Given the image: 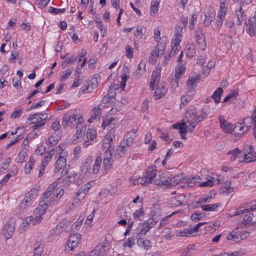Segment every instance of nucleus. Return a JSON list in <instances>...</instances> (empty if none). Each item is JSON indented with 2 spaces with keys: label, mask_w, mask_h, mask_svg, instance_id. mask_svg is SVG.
I'll return each instance as SVG.
<instances>
[{
  "label": "nucleus",
  "mask_w": 256,
  "mask_h": 256,
  "mask_svg": "<svg viewBox=\"0 0 256 256\" xmlns=\"http://www.w3.org/2000/svg\"><path fill=\"white\" fill-rule=\"evenodd\" d=\"M34 160L32 157L30 158L29 161L26 164L25 166V173L28 174L32 168Z\"/></svg>",
  "instance_id": "nucleus-57"
},
{
  "label": "nucleus",
  "mask_w": 256,
  "mask_h": 256,
  "mask_svg": "<svg viewBox=\"0 0 256 256\" xmlns=\"http://www.w3.org/2000/svg\"><path fill=\"white\" fill-rule=\"evenodd\" d=\"M100 81V78L98 76H94L91 80L88 82V84L85 85L82 89L83 93L91 92L96 88Z\"/></svg>",
  "instance_id": "nucleus-14"
},
{
  "label": "nucleus",
  "mask_w": 256,
  "mask_h": 256,
  "mask_svg": "<svg viewBox=\"0 0 256 256\" xmlns=\"http://www.w3.org/2000/svg\"><path fill=\"white\" fill-rule=\"evenodd\" d=\"M240 151L238 148L233 150H230L227 152V154L230 156V160L231 161H234L240 154Z\"/></svg>",
  "instance_id": "nucleus-45"
},
{
  "label": "nucleus",
  "mask_w": 256,
  "mask_h": 256,
  "mask_svg": "<svg viewBox=\"0 0 256 256\" xmlns=\"http://www.w3.org/2000/svg\"><path fill=\"white\" fill-rule=\"evenodd\" d=\"M223 93V90L222 88H218L212 95L211 98L214 99V102L217 104L220 102V96Z\"/></svg>",
  "instance_id": "nucleus-41"
},
{
  "label": "nucleus",
  "mask_w": 256,
  "mask_h": 256,
  "mask_svg": "<svg viewBox=\"0 0 256 256\" xmlns=\"http://www.w3.org/2000/svg\"><path fill=\"white\" fill-rule=\"evenodd\" d=\"M115 135V130L111 128L106 136L103 140L102 146L106 150L105 152H113L114 146L110 144Z\"/></svg>",
  "instance_id": "nucleus-10"
},
{
  "label": "nucleus",
  "mask_w": 256,
  "mask_h": 256,
  "mask_svg": "<svg viewBox=\"0 0 256 256\" xmlns=\"http://www.w3.org/2000/svg\"><path fill=\"white\" fill-rule=\"evenodd\" d=\"M194 232L192 230V227L190 226L184 230L179 232L178 236L182 237L190 236L194 235Z\"/></svg>",
  "instance_id": "nucleus-44"
},
{
  "label": "nucleus",
  "mask_w": 256,
  "mask_h": 256,
  "mask_svg": "<svg viewBox=\"0 0 256 256\" xmlns=\"http://www.w3.org/2000/svg\"><path fill=\"white\" fill-rule=\"evenodd\" d=\"M70 118V128H74L78 124L84 122V120L82 114L80 110H76L72 114H69Z\"/></svg>",
  "instance_id": "nucleus-13"
},
{
  "label": "nucleus",
  "mask_w": 256,
  "mask_h": 256,
  "mask_svg": "<svg viewBox=\"0 0 256 256\" xmlns=\"http://www.w3.org/2000/svg\"><path fill=\"white\" fill-rule=\"evenodd\" d=\"M218 204H203L200 205V206L204 211L206 212H213L216 211L217 208L218 207Z\"/></svg>",
  "instance_id": "nucleus-36"
},
{
  "label": "nucleus",
  "mask_w": 256,
  "mask_h": 256,
  "mask_svg": "<svg viewBox=\"0 0 256 256\" xmlns=\"http://www.w3.org/2000/svg\"><path fill=\"white\" fill-rule=\"evenodd\" d=\"M162 236L167 240H170L171 238V232L169 228H164L162 232Z\"/></svg>",
  "instance_id": "nucleus-63"
},
{
  "label": "nucleus",
  "mask_w": 256,
  "mask_h": 256,
  "mask_svg": "<svg viewBox=\"0 0 256 256\" xmlns=\"http://www.w3.org/2000/svg\"><path fill=\"white\" fill-rule=\"evenodd\" d=\"M72 72L70 70L67 69L64 72L60 78V81H64L66 80L71 75Z\"/></svg>",
  "instance_id": "nucleus-61"
},
{
  "label": "nucleus",
  "mask_w": 256,
  "mask_h": 256,
  "mask_svg": "<svg viewBox=\"0 0 256 256\" xmlns=\"http://www.w3.org/2000/svg\"><path fill=\"white\" fill-rule=\"evenodd\" d=\"M192 97L190 96H184L181 98V102L180 104V108H184L186 106L188 102L192 100Z\"/></svg>",
  "instance_id": "nucleus-53"
},
{
  "label": "nucleus",
  "mask_w": 256,
  "mask_h": 256,
  "mask_svg": "<svg viewBox=\"0 0 256 256\" xmlns=\"http://www.w3.org/2000/svg\"><path fill=\"white\" fill-rule=\"evenodd\" d=\"M186 124H190V128L188 130L190 132L194 130L195 127L198 124L197 118L195 116L194 107L188 108L182 122L172 124V128L174 129H179L182 126L186 125Z\"/></svg>",
  "instance_id": "nucleus-4"
},
{
  "label": "nucleus",
  "mask_w": 256,
  "mask_h": 256,
  "mask_svg": "<svg viewBox=\"0 0 256 256\" xmlns=\"http://www.w3.org/2000/svg\"><path fill=\"white\" fill-rule=\"evenodd\" d=\"M118 120L117 118H104L102 121V128H103V129H104L105 128L110 125L113 121H116Z\"/></svg>",
  "instance_id": "nucleus-60"
},
{
  "label": "nucleus",
  "mask_w": 256,
  "mask_h": 256,
  "mask_svg": "<svg viewBox=\"0 0 256 256\" xmlns=\"http://www.w3.org/2000/svg\"><path fill=\"white\" fill-rule=\"evenodd\" d=\"M102 109L99 106L94 107L92 111V116L88 120L90 122H92L94 120L99 119L101 116Z\"/></svg>",
  "instance_id": "nucleus-27"
},
{
  "label": "nucleus",
  "mask_w": 256,
  "mask_h": 256,
  "mask_svg": "<svg viewBox=\"0 0 256 256\" xmlns=\"http://www.w3.org/2000/svg\"><path fill=\"white\" fill-rule=\"evenodd\" d=\"M200 180V178L198 176H194L193 177L186 178L184 176V182L188 184V186L192 187L194 185L196 182H199Z\"/></svg>",
  "instance_id": "nucleus-31"
},
{
  "label": "nucleus",
  "mask_w": 256,
  "mask_h": 256,
  "mask_svg": "<svg viewBox=\"0 0 256 256\" xmlns=\"http://www.w3.org/2000/svg\"><path fill=\"white\" fill-rule=\"evenodd\" d=\"M167 92V88L164 85H158L154 92V98L155 100H158L164 96Z\"/></svg>",
  "instance_id": "nucleus-21"
},
{
  "label": "nucleus",
  "mask_w": 256,
  "mask_h": 256,
  "mask_svg": "<svg viewBox=\"0 0 256 256\" xmlns=\"http://www.w3.org/2000/svg\"><path fill=\"white\" fill-rule=\"evenodd\" d=\"M243 159L246 162H250L256 160V153L253 152L252 146H248V148L246 150Z\"/></svg>",
  "instance_id": "nucleus-16"
},
{
  "label": "nucleus",
  "mask_w": 256,
  "mask_h": 256,
  "mask_svg": "<svg viewBox=\"0 0 256 256\" xmlns=\"http://www.w3.org/2000/svg\"><path fill=\"white\" fill-rule=\"evenodd\" d=\"M235 16L236 18V23L237 24L240 25L244 22L246 25V30L248 33L251 36L256 34V12L254 16L249 20L248 23L246 22V20L247 16L244 14V11L242 6H240L238 9L236 10Z\"/></svg>",
  "instance_id": "nucleus-3"
},
{
  "label": "nucleus",
  "mask_w": 256,
  "mask_h": 256,
  "mask_svg": "<svg viewBox=\"0 0 256 256\" xmlns=\"http://www.w3.org/2000/svg\"><path fill=\"white\" fill-rule=\"evenodd\" d=\"M186 196L184 195H178L172 198L170 202L171 207L178 206L182 205L184 202Z\"/></svg>",
  "instance_id": "nucleus-22"
},
{
  "label": "nucleus",
  "mask_w": 256,
  "mask_h": 256,
  "mask_svg": "<svg viewBox=\"0 0 256 256\" xmlns=\"http://www.w3.org/2000/svg\"><path fill=\"white\" fill-rule=\"evenodd\" d=\"M66 162V158L64 156H60L56 162L54 172H58L63 166H65Z\"/></svg>",
  "instance_id": "nucleus-32"
},
{
  "label": "nucleus",
  "mask_w": 256,
  "mask_h": 256,
  "mask_svg": "<svg viewBox=\"0 0 256 256\" xmlns=\"http://www.w3.org/2000/svg\"><path fill=\"white\" fill-rule=\"evenodd\" d=\"M219 183V180L216 178L209 176V178L207 180V181L202 182L200 184V186L204 187V186H208L212 187L214 184H218Z\"/></svg>",
  "instance_id": "nucleus-30"
},
{
  "label": "nucleus",
  "mask_w": 256,
  "mask_h": 256,
  "mask_svg": "<svg viewBox=\"0 0 256 256\" xmlns=\"http://www.w3.org/2000/svg\"><path fill=\"white\" fill-rule=\"evenodd\" d=\"M218 121L220 128L225 133L232 134L234 131V124L226 120L223 115L218 116Z\"/></svg>",
  "instance_id": "nucleus-12"
},
{
  "label": "nucleus",
  "mask_w": 256,
  "mask_h": 256,
  "mask_svg": "<svg viewBox=\"0 0 256 256\" xmlns=\"http://www.w3.org/2000/svg\"><path fill=\"white\" fill-rule=\"evenodd\" d=\"M234 131L237 132L240 136L244 135L249 130L250 126H245L242 123H236L234 125Z\"/></svg>",
  "instance_id": "nucleus-23"
},
{
  "label": "nucleus",
  "mask_w": 256,
  "mask_h": 256,
  "mask_svg": "<svg viewBox=\"0 0 256 256\" xmlns=\"http://www.w3.org/2000/svg\"><path fill=\"white\" fill-rule=\"evenodd\" d=\"M166 178L164 175H156V168L155 166H152L148 168L146 174L142 176L139 182L142 185L147 183H152L156 185H164Z\"/></svg>",
  "instance_id": "nucleus-2"
},
{
  "label": "nucleus",
  "mask_w": 256,
  "mask_h": 256,
  "mask_svg": "<svg viewBox=\"0 0 256 256\" xmlns=\"http://www.w3.org/2000/svg\"><path fill=\"white\" fill-rule=\"evenodd\" d=\"M70 119L69 113L64 114L62 119V126L64 128H66L68 126L70 128L71 122Z\"/></svg>",
  "instance_id": "nucleus-42"
},
{
  "label": "nucleus",
  "mask_w": 256,
  "mask_h": 256,
  "mask_svg": "<svg viewBox=\"0 0 256 256\" xmlns=\"http://www.w3.org/2000/svg\"><path fill=\"white\" fill-rule=\"evenodd\" d=\"M182 28L181 26H180L178 24H176L175 26L174 42H181L182 36Z\"/></svg>",
  "instance_id": "nucleus-35"
},
{
  "label": "nucleus",
  "mask_w": 256,
  "mask_h": 256,
  "mask_svg": "<svg viewBox=\"0 0 256 256\" xmlns=\"http://www.w3.org/2000/svg\"><path fill=\"white\" fill-rule=\"evenodd\" d=\"M47 118L46 114L39 112L29 116L27 120L30 122V124H34L32 126V128L35 130L45 124Z\"/></svg>",
  "instance_id": "nucleus-5"
},
{
  "label": "nucleus",
  "mask_w": 256,
  "mask_h": 256,
  "mask_svg": "<svg viewBox=\"0 0 256 256\" xmlns=\"http://www.w3.org/2000/svg\"><path fill=\"white\" fill-rule=\"evenodd\" d=\"M82 200L80 199L79 198L76 196L72 200H70L66 205V212H70V210H72L76 208L82 202Z\"/></svg>",
  "instance_id": "nucleus-28"
},
{
  "label": "nucleus",
  "mask_w": 256,
  "mask_h": 256,
  "mask_svg": "<svg viewBox=\"0 0 256 256\" xmlns=\"http://www.w3.org/2000/svg\"><path fill=\"white\" fill-rule=\"evenodd\" d=\"M52 128L55 132H60V121L56 120L52 124Z\"/></svg>",
  "instance_id": "nucleus-62"
},
{
  "label": "nucleus",
  "mask_w": 256,
  "mask_h": 256,
  "mask_svg": "<svg viewBox=\"0 0 256 256\" xmlns=\"http://www.w3.org/2000/svg\"><path fill=\"white\" fill-rule=\"evenodd\" d=\"M228 8L226 4L220 3V10L218 13L217 19L216 22L214 30H219L222 26V22L224 19L225 15L226 14Z\"/></svg>",
  "instance_id": "nucleus-8"
},
{
  "label": "nucleus",
  "mask_w": 256,
  "mask_h": 256,
  "mask_svg": "<svg viewBox=\"0 0 256 256\" xmlns=\"http://www.w3.org/2000/svg\"><path fill=\"white\" fill-rule=\"evenodd\" d=\"M81 235L79 234H74L70 236L68 242L65 250L66 251L73 250L75 248L78 246L80 242Z\"/></svg>",
  "instance_id": "nucleus-9"
},
{
  "label": "nucleus",
  "mask_w": 256,
  "mask_h": 256,
  "mask_svg": "<svg viewBox=\"0 0 256 256\" xmlns=\"http://www.w3.org/2000/svg\"><path fill=\"white\" fill-rule=\"evenodd\" d=\"M186 67L183 64L179 66L176 70L175 76L176 78H180L184 74L185 72Z\"/></svg>",
  "instance_id": "nucleus-50"
},
{
  "label": "nucleus",
  "mask_w": 256,
  "mask_h": 256,
  "mask_svg": "<svg viewBox=\"0 0 256 256\" xmlns=\"http://www.w3.org/2000/svg\"><path fill=\"white\" fill-rule=\"evenodd\" d=\"M78 58V56L74 55L72 56L70 58H66L64 61L62 62V66L64 67H66L69 64H72Z\"/></svg>",
  "instance_id": "nucleus-49"
},
{
  "label": "nucleus",
  "mask_w": 256,
  "mask_h": 256,
  "mask_svg": "<svg viewBox=\"0 0 256 256\" xmlns=\"http://www.w3.org/2000/svg\"><path fill=\"white\" fill-rule=\"evenodd\" d=\"M38 192V190L33 188L26 194L22 201L18 206L20 211L26 208L30 204L32 200L37 196Z\"/></svg>",
  "instance_id": "nucleus-7"
},
{
  "label": "nucleus",
  "mask_w": 256,
  "mask_h": 256,
  "mask_svg": "<svg viewBox=\"0 0 256 256\" xmlns=\"http://www.w3.org/2000/svg\"><path fill=\"white\" fill-rule=\"evenodd\" d=\"M108 250V245L98 244L92 250L96 256H106Z\"/></svg>",
  "instance_id": "nucleus-18"
},
{
  "label": "nucleus",
  "mask_w": 256,
  "mask_h": 256,
  "mask_svg": "<svg viewBox=\"0 0 256 256\" xmlns=\"http://www.w3.org/2000/svg\"><path fill=\"white\" fill-rule=\"evenodd\" d=\"M4 234L6 240L10 238L15 230V222L14 219H10L4 226Z\"/></svg>",
  "instance_id": "nucleus-11"
},
{
  "label": "nucleus",
  "mask_w": 256,
  "mask_h": 256,
  "mask_svg": "<svg viewBox=\"0 0 256 256\" xmlns=\"http://www.w3.org/2000/svg\"><path fill=\"white\" fill-rule=\"evenodd\" d=\"M64 194V188H57L56 190V194L52 196L53 201H58L62 196Z\"/></svg>",
  "instance_id": "nucleus-58"
},
{
  "label": "nucleus",
  "mask_w": 256,
  "mask_h": 256,
  "mask_svg": "<svg viewBox=\"0 0 256 256\" xmlns=\"http://www.w3.org/2000/svg\"><path fill=\"white\" fill-rule=\"evenodd\" d=\"M74 128L77 130L76 132L80 134V135H84L86 130V126L84 122H82L80 124H78Z\"/></svg>",
  "instance_id": "nucleus-54"
},
{
  "label": "nucleus",
  "mask_w": 256,
  "mask_h": 256,
  "mask_svg": "<svg viewBox=\"0 0 256 256\" xmlns=\"http://www.w3.org/2000/svg\"><path fill=\"white\" fill-rule=\"evenodd\" d=\"M238 227L227 234L226 240L232 242H238L240 240L238 230Z\"/></svg>",
  "instance_id": "nucleus-29"
},
{
  "label": "nucleus",
  "mask_w": 256,
  "mask_h": 256,
  "mask_svg": "<svg viewBox=\"0 0 256 256\" xmlns=\"http://www.w3.org/2000/svg\"><path fill=\"white\" fill-rule=\"evenodd\" d=\"M86 136L88 140L94 141L96 138V132L94 129L88 128L86 133Z\"/></svg>",
  "instance_id": "nucleus-51"
},
{
  "label": "nucleus",
  "mask_w": 256,
  "mask_h": 256,
  "mask_svg": "<svg viewBox=\"0 0 256 256\" xmlns=\"http://www.w3.org/2000/svg\"><path fill=\"white\" fill-rule=\"evenodd\" d=\"M238 95V92L236 90H231L228 94L225 97L223 100V102H230L235 99Z\"/></svg>",
  "instance_id": "nucleus-46"
},
{
  "label": "nucleus",
  "mask_w": 256,
  "mask_h": 256,
  "mask_svg": "<svg viewBox=\"0 0 256 256\" xmlns=\"http://www.w3.org/2000/svg\"><path fill=\"white\" fill-rule=\"evenodd\" d=\"M157 221L154 218H150L142 223L140 224L135 230L136 234L144 235L149 230L154 227Z\"/></svg>",
  "instance_id": "nucleus-6"
},
{
  "label": "nucleus",
  "mask_w": 256,
  "mask_h": 256,
  "mask_svg": "<svg viewBox=\"0 0 256 256\" xmlns=\"http://www.w3.org/2000/svg\"><path fill=\"white\" fill-rule=\"evenodd\" d=\"M199 76H196L193 78H190L186 82V84L188 89L192 90L198 82Z\"/></svg>",
  "instance_id": "nucleus-37"
},
{
  "label": "nucleus",
  "mask_w": 256,
  "mask_h": 256,
  "mask_svg": "<svg viewBox=\"0 0 256 256\" xmlns=\"http://www.w3.org/2000/svg\"><path fill=\"white\" fill-rule=\"evenodd\" d=\"M28 156L27 152L25 150H22L18 153L17 157L18 162L22 163L26 160V157Z\"/></svg>",
  "instance_id": "nucleus-56"
},
{
  "label": "nucleus",
  "mask_w": 256,
  "mask_h": 256,
  "mask_svg": "<svg viewBox=\"0 0 256 256\" xmlns=\"http://www.w3.org/2000/svg\"><path fill=\"white\" fill-rule=\"evenodd\" d=\"M137 244L140 247L142 248L144 250H148L151 247V242L150 240L144 238H138L137 240Z\"/></svg>",
  "instance_id": "nucleus-34"
},
{
  "label": "nucleus",
  "mask_w": 256,
  "mask_h": 256,
  "mask_svg": "<svg viewBox=\"0 0 256 256\" xmlns=\"http://www.w3.org/2000/svg\"><path fill=\"white\" fill-rule=\"evenodd\" d=\"M48 202L49 201L46 200V202L42 204L40 202L38 206L34 210L33 216H30L24 219L20 224L21 230L24 231L28 228L30 224L34 226L40 222L42 218V216L44 214L46 210L48 208L46 203Z\"/></svg>",
  "instance_id": "nucleus-1"
},
{
  "label": "nucleus",
  "mask_w": 256,
  "mask_h": 256,
  "mask_svg": "<svg viewBox=\"0 0 256 256\" xmlns=\"http://www.w3.org/2000/svg\"><path fill=\"white\" fill-rule=\"evenodd\" d=\"M184 174H180L173 177L167 178L166 181L165 182V186H172L180 182H184Z\"/></svg>",
  "instance_id": "nucleus-15"
},
{
  "label": "nucleus",
  "mask_w": 256,
  "mask_h": 256,
  "mask_svg": "<svg viewBox=\"0 0 256 256\" xmlns=\"http://www.w3.org/2000/svg\"><path fill=\"white\" fill-rule=\"evenodd\" d=\"M42 244L40 242H36L34 245V256L42 255Z\"/></svg>",
  "instance_id": "nucleus-47"
},
{
  "label": "nucleus",
  "mask_w": 256,
  "mask_h": 256,
  "mask_svg": "<svg viewBox=\"0 0 256 256\" xmlns=\"http://www.w3.org/2000/svg\"><path fill=\"white\" fill-rule=\"evenodd\" d=\"M145 71V64L141 62L138 66V70L133 73V76L136 79L139 78Z\"/></svg>",
  "instance_id": "nucleus-33"
},
{
  "label": "nucleus",
  "mask_w": 256,
  "mask_h": 256,
  "mask_svg": "<svg viewBox=\"0 0 256 256\" xmlns=\"http://www.w3.org/2000/svg\"><path fill=\"white\" fill-rule=\"evenodd\" d=\"M92 162V160L91 157L88 158L86 159L85 162L82 164V166L81 170L84 173V176H88L91 173V164Z\"/></svg>",
  "instance_id": "nucleus-20"
},
{
  "label": "nucleus",
  "mask_w": 256,
  "mask_h": 256,
  "mask_svg": "<svg viewBox=\"0 0 256 256\" xmlns=\"http://www.w3.org/2000/svg\"><path fill=\"white\" fill-rule=\"evenodd\" d=\"M179 44L180 42H174V46L172 47V50L168 54V58L174 56L176 54L177 52L179 51Z\"/></svg>",
  "instance_id": "nucleus-55"
},
{
  "label": "nucleus",
  "mask_w": 256,
  "mask_h": 256,
  "mask_svg": "<svg viewBox=\"0 0 256 256\" xmlns=\"http://www.w3.org/2000/svg\"><path fill=\"white\" fill-rule=\"evenodd\" d=\"M135 243V240L131 237L125 240L124 242V246L131 248Z\"/></svg>",
  "instance_id": "nucleus-64"
},
{
  "label": "nucleus",
  "mask_w": 256,
  "mask_h": 256,
  "mask_svg": "<svg viewBox=\"0 0 256 256\" xmlns=\"http://www.w3.org/2000/svg\"><path fill=\"white\" fill-rule=\"evenodd\" d=\"M189 128H190V124H186V125L182 126L180 128L178 133L180 134L181 138L185 140V137L186 132L189 131Z\"/></svg>",
  "instance_id": "nucleus-48"
},
{
  "label": "nucleus",
  "mask_w": 256,
  "mask_h": 256,
  "mask_svg": "<svg viewBox=\"0 0 256 256\" xmlns=\"http://www.w3.org/2000/svg\"><path fill=\"white\" fill-rule=\"evenodd\" d=\"M215 14L214 12H212L208 15H205V18L204 20V24L206 26H208L210 25L211 22L213 20L214 18Z\"/></svg>",
  "instance_id": "nucleus-52"
},
{
  "label": "nucleus",
  "mask_w": 256,
  "mask_h": 256,
  "mask_svg": "<svg viewBox=\"0 0 256 256\" xmlns=\"http://www.w3.org/2000/svg\"><path fill=\"white\" fill-rule=\"evenodd\" d=\"M91 187L92 185L90 182H88L83 185L76 192V196L79 198L80 199L83 200Z\"/></svg>",
  "instance_id": "nucleus-19"
},
{
  "label": "nucleus",
  "mask_w": 256,
  "mask_h": 256,
  "mask_svg": "<svg viewBox=\"0 0 256 256\" xmlns=\"http://www.w3.org/2000/svg\"><path fill=\"white\" fill-rule=\"evenodd\" d=\"M160 4V2L158 0H152L151 2L150 6V14H156L158 11V6Z\"/></svg>",
  "instance_id": "nucleus-43"
},
{
  "label": "nucleus",
  "mask_w": 256,
  "mask_h": 256,
  "mask_svg": "<svg viewBox=\"0 0 256 256\" xmlns=\"http://www.w3.org/2000/svg\"><path fill=\"white\" fill-rule=\"evenodd\" d=\"M254 218V214L252 213L246 214L240 218V221L242 224L244 226H250L253 225L252 222Z\"/></svg>",
  "instance_id": "nucleus-26"
},
{
  "label": "nucleus",
  "mask_w": 256,
  "mask_h": 256,
  "mask_svg": "<svg viewBox=\"0 0 256 256\" xmlns=\"http://www.w3.org/2000/svg\"><path fill=\"white\" fill-rule=\"evenodd\" d=\"M112 154L113 152H104V158L103 160V166L104 167L106 171H107L108 169H110L112 165Z\"/></svg>",
  "instance_id": "nucleus-17"
},
{
  "label": "nucleus",
  "mask_w": 256,
  "mask_h": 256,
  "mask_svg": "<svg viewBox=\"0 0 256 256\" xmlns=\"http://www.w3.org/2000/svg\"><path fill=\"white\" fill-rule=\"evenodd\" d=\"M102 158L101 157H98L96 158L94 164H93L92 172L93 174H96L100 170V166L102 164Z\"/></svg>",
  "instance_id": "nucleus-40"
},
{
  "label": "nucleus",
  "mask_w": 256,
  "mask_h": 256,
  "mask_svg": "<svg viewBox=\"0 0 256 256\" xmlns=\"http://www.w3.org/2000/svg\"><path fill=\"white\" fill-rule=\"evenodd\" d=\"M130 145L128 142L122 140L120 142V146L116 150V155L118 157H121L129 148Z\"/></svg>",
  "instance_id": "nucleus-24"
},
{
  "label": "nucleus",
  "mask_w": 256,
  "mask_h": 256,
  "mask_svg": "<svg viewBox=\"0 0 256 256\" xmlns=\"http://www.w3.org/2000/svg\"><path fill=\"white\" fill-rule=\"evenodd\" d=\"M58 184L57 182H54L50 184L47 188L46 190L42 194V199L43 201H45L46 199H48L53 192V191L56 188Z\"/></svg>",
  "instance_id": "nucleus-25"
},
{
  "label": "nucleus",
  "mask_w": 256,
  "mask_h": 256,
  "mask_svg": "<svg viewBox=\"0 0 256 256\" xmlns=\"http://www.w3.org/2000/svg\"><path fill=\"white\" fill-rule=\"evenodd\" d=\"M61 132H54L49 138L48 140V144H50L52 146L56 145L59 138L60 137Z\"/></svg>",
  "instance_id": "nucleus-39"
},
{
  "label": "nucleus",
  "mask_w": 256,
  "mask_h": 256,
  "mask_svg": "<svg viewBox=\"0 0 256 256\" xmlns=\"http://www.w3.org/2000/svg\"><path fill=\"white\" fill-rule=\"evenodd\" d=\"M137 130L136 129H133L130 132H128L126 136V139L123 140L128 142L130 145L132 144L134 138L136 136V132Z\"/></svg>",
  "instance_id": "nucleus-38"
},
{
  "label": "nucleus",
  "mask_w": 256,
  "mask_h": 256,
  "mask_svg": "<svg viewBox=\"0 0 256 256\" xmlns=\"http://www.w3.org/2000/svg\"><path fill=\"white\" fill-rule=\"evenodd\" d=\"M194 38L196 40L198 39L201 40V38H206L204 34L202 28H198L195 32Z\"/></svg>",
  "instance_id": "nucleus-59"
}]
</instances>
